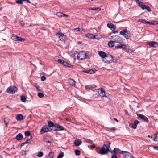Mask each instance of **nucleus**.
I'll return each mask as SVG.
<instances>
[{
  "mask_svg": "<svg viewBox=\"0 0 158 158\" xmlns=\"http://www.w3.org/2000/svg\"><path fill=\"white\" fill-rule=\"evenodd\" d=\"M119 32L120 34L123 35L126 39H128L130 37V32L127 29L120 31Z\"/></svg>",
  "mask_w": 158,
  "mask_h": 158,
  "instance_id": "f257e3e1",
  "label": "nucleus"
},
{
  "mask_svg": "<svg viewBox=\"0 0 158 158\" xmlns=\"http://www.w3.org/2000/svg\"><path fill=\"white\" fill-rule=\"evenodd\" d=\"M113 57L110 54L107 55L103 60H102L104 63L110 64L112 62Z\"/></svg>",
  "mask_w": 158,
  "mask_h": 158,
  "instance_id": "f03ea898",
  "label": "nucleus"
},
{
  "mask_svg": "<svg viewBox=\"0 0 158 158\" xmlns=\"http://www.w3.org/2000/svg\"><path fill=\"white\" fill-rule=\"evenodd\" d=\"M87 55L84 52L80 51L78 54L77 58L79 60H82L86 58Z\"/></svg>",
  "mask_w": 158,
  "mask_h": 158,
  "instance_id": "7ed1b4c3",
  "label": "nucleus"
},
{
  "mask_svg": "<svg viewBox=\"0 0 158 158\" xmlns=\"http://www.w3.org/2000/svg\"><path fill=\"white\" fill-rule=\"evenodd\" d=\"M98 96L101 97H107V94L106 93L105 91L102 88H100L98 89Z\"/></svg>",
  "mask_w": 158,
  "mask_h": 158,
  "instance_id": "20e7f679",
  "label": "nucleus"
},
{
  "mask_svg": "<svg viewBox=\"0 0 158 158\" xmlns=\"http://www.w3.org/2000/svg\"><path fill=\"white\" fill-rule=\"evenodd\" d=\"M6 91L8 93L13 94L17 92V88L15 86H12L8 87Z\"/></svg>",
  "mask_w": 158,
  "mask_h": 158,
  "instance_id": "39448f33",
  "label": "nucleus"
},
{
  "mask_svg": "<svg viewBox=\"0 0 158 158\" xmlns=\"http://www.w3.org/2000/svg\"><path fill=\"white\" fill-rule=\"evenodd\" d=\"M110 39L113 40L114 42L117 43L120 42L122 41V39L118 35L112 36L110 37Z\"/></svg>",
  "mask_w": 158,
  "mask_h": 158,
  "instance_id": "423d86ee",
  "label": "nucleus"
},
{
  "mask_svg": "<svg viewBox=\"0 0 158 158\" xmlns=\"http://www.w3.org/2000/svg\"><path fill=\"white\" fill-rule=\"evenodd\" d=\"M64 129V128L63 126L56 124H55L53 129L54 131H60L63 130Z\"/></svg>",
  "mask_w": 158,
  "mask_h": 158,
  "instance_id": "0eeeda50",
  "label": "nucleus"
},
{
  "mask_svg": "<svg viewBox=\"0 0 158 158\" xmlns=\"http://www.w3.org/2000/svg\"><path fill=\"white\" fill-rule=\"evenodd\" d=\"M56 35L59 36V38L60 40L64 42L66 38V36H65L64 34L60 32H58L56 33Z\"/></svg>",
  "mask_w": 158,
  "mask_h": 158,
  "instance_id": "6e6552de",
  "label": "nucleus"
},
{
  "mask_svg": "<svg viewBox=\"0 0 158 158\" xmlns=\"http://www.w3.org/2000/svg\"><path fill=\"white\" fill-rule=\"evenodd\" d=\"M49 131V130L47 126H44L42 128L40 131V134H42L44 132H46Z\"/></svg>",
  "mask_w": 158,
  "mask_h": 158,
  "instance_id": "1a4fd4ad",
  "label": "nucleus"
},
{
  "mask_svg": "<svg viewBox=\"0 0 158 158\" xmlns=\"http://www.w3.org/2000/svg\"><path fill=\"white\" fill-rule=\"evenodd\" d=\"M108 151L103 147L100 150L98 153L101 155H105L107 154Z\"/></svg>",
  "mask_w": 158,
  "mask_h": 158,
  "instance_id": "9d476101",
  "label": "nucleus"
},
{
  "mask_svg": "<svg viewBox=\"0 0 158 158\" xmlns=\"http://www.w3.org/2000/svg\"><path fill=\"white\" fill-rule=\"evenodd\" d=\"M147 44L152 47H158V44L156 42L154 41L148 43Z\"/></svg>",
  "mask_w": 158,
  "mask_h": 158,
  "instance_id": "9b49d317",
  "label": "nucleus"
},
{
  "mask_svg": "<svg viewBox=\"0 0 158 158\" xmlns=\"http://www.w3.org/2000/svg\"><path fill=\"white\" fill-rule=\"evenodd\" d=\"M124 154L125 158H134L131 153L127 152L125 151Z\"/></svg>",
  "mask_w": 158,
  "mask_h": 158,
  "instance_id": "f8f14e48",
  "label": "nucleus"
},
{
  "mask_svg": "<svg viewBox=\"0 0 158 158\" xmlns=\"http://www.w3.org/2000/svg\"><path fill=\"white\" fill-rule=\"evenodd\" d=\"M98 55L102 57V60L107 55L104 52L102 51H99L98 52Z\"/></svg>",
  "mask_w": 158,
  "mask_h": 158,
  "instance_id": "ddd939ff",
  "label": "nucleus"
},
{
  "mask_svg": "<svg viewBox=\"0 0 158 158\" xmlns=\"http://www.w3.org/2000/svg\"><path fill=\"white\" fill-rule=\"evenodd\" d=\"M125 152V151H121L118 148H115L114 149V153L115 154H117L118 153H120L121 154H124Z\"/></svg>",
  "mask_w": 158,
  "mask_h": 158,
  "instance_id": "4468645a",
  "label": "nucleus"
},
{
  "mask_svg": "<svg viewBox=\"0 0 158 158\" xmlns=\"http://www.w3.org/2000/svg\"><path fill=\"white\" fill-rule=\"evenodd\" d=\"M107 26L108 27L111 28L113 31L116 28L115 26L111 23H108L107 24Z\"/></svg>",
  "mask_w": 158,
  "mask_h": 158,
  "instance_id": "2eb2a0df",
  "label": "nucleus"
},
{
  "mask_svg": "<svg viewBox=\"0 0 158 158\" xmlns=\"http://www.w3.org/2000/svg\"><path fill=\"white\" fill-rule=\"evenodd\" d=\"M140 7L142 9L144 10L146 9L148 12H150L151 11V9L148 6L144 5L143 3Z\"/></svg>",
  "mask_w": 158,
  "mask_h": 158,
  "instance_id": "dca6fc26",
  "label": "nucleus"
},
{
  "mask_svg": "<svg viewBox=\"0 0 158 158\" xmlns=\"http://www.w3.org/2000/svg\"><path fill=\"white\" fill-rule=\"evenodd\" d=\"M138 116L140 118L144 120L146 122H147L148 121V118L143 115L139 114L138 115Z\"/></svg>",
  "mask_w": 158,
  "mask_h": 158,
  "instance_id": "f3484780",
  "label": "nucleus"
},
{
  "mask_svg": "<svg viewBox=\"0 0 158 158\" xmlns=\"http://www.w3.org/2000/svg\"><path fill=\"white\" fill-rule=\"evenodd\" d=\"M96 71V70L95 69H93L87 71L84 70L83 72L91 74L95 73Z\"/></svg>",
  "mask_w": 158,
  "mask_h": 158,
  "instance_id": "a211bd4d",
  "label": "nucleus"
},
{
  "mask_svg": "<svg viewBox=\"0 0 158 158\" xmlns=\"http://www.w3.org/2000/svg\"><path fill=\"white\" fill-rule=\"evenodd\" d=\"M74 143L76 146H78L81 144L82 141L81 139H76L75 140Z\"/></svg>",
  "mask_w": 158,
  "mask_h": 158,
  "instance_id": "6ab92c4d",
  "label": "nucleus"
},
{
  "mask_svg": "<svg viewBox=\"0 0 158 158\" xmlns=\"http://www.w3.org/2000/svg\"><path fill=\"white\" fill-rule=\"evenodd\" d=\"M16 119L18 121H21L23 119V116L21 114H19L17 115Z\"/></svg>",
  "mask_w": 158,
  "mask_h": 158,
  "instance_id": "aec40b11",
  "label": "nucleus"
},
{
  "mask_svg": "<svg viewBox=\"0 0 158 158\" xmlns=\"http://www.w3.org/2000/svg\"><path fill=\"white\" fill-rule=\"evenodd\" d=\"M15 138L18 140H20L23 138V136L22 134L19 133L16 135Z\"/></svg>",
  "mask_w": 158,
  "mask_h": 158,
  "instance_id": "412c9836",
  "label": "nucleus"
},
{
  "mask_svg": "<svg viewBox=\"0 0 158 158\" xmlns=\"http://www.w3.org/2000/svg\"><path fill=\"white\" fill-rule=\"evenodd\" d=\"M116 48H121L126 49L127 46L124 44H120L115 46Z\"/></svg>",
  "mask_w": 158,
  "mask_h": 158,
  "instance_id": "4be33fe9",
  "label": "nucleus"
},
{
  "mask_svg": "<svg viewBox=\"0 0 158 158\" xmlns=\"http://www.w3.org/2000/svg\"><path fill=\"white\" fill-rule=\"evenodd\" d=\"M69 83L72 86H74L75 85V81L73 79H69Z\"/></svg>",
  "mask_w": 158,
  "mask_h": 158,
  "instance_id": "5701e85b",
  "label": "nucleus"
},
{
  "mask_svg": "<svg viewBox=\"0 0 158 158\" xmlns=\"http://www.w3.org/2000/svg\"><path fill=\"white\" fill-rule=\"evenodd\" d=\"M114 42L112 41H110L108 44V46L110 47H113L115 44Z\"/></svg>",
  "mask_w": 158,
  "mask_h": 158,
  "instance_id": "b1692460",
  "label": "nucleus"
},
{
  "mask_svg": "<svg viewBox=\"0 0 158 158\" xmlns=\"http://www.w3.org/2000/svg\"><path fill=\"white\" fill-rule=\"evenodd\" d=\"M48 125L49 127H52L53 129L55 124H54L53 122L50 121L48 122Z\"/></svg>",
  "mask_w": 158,
  "mask_h": 158,
  "instance_id": "393cba45",
  "label": "nucleus"
},
{
  "mask_svg": "<svg viewBox=\"0 0 158 158\" xmlns=\"http://www.w3.org/2000/svg\"><path fill=\"white\" fill-rule=\"evenodd\" d=\"M63 65L64 66H67L69 68H71L72 67V66L70 64L64 61Z\"/></svg>",
  "mask_w": 158,
  "mask_h": 158,
  "instance_id": "a878e982",
  "label": "nucleus"
},
{
  "mask_svg": "<svg viewBox=\"0 0 158 158\" xmlns=\"http://www.w3.org/2000/svg\"><path fill=\"white\" fill-rule=\"evenodd\" d=\"M102 37V36L100 35H94L93 39H98L101 38Z\"/></svg>",
  "mask_w": 158,
  "mask_h": 158,
  "instance_id": "bb28decb",
  "label": "nucleus"
},
{
  "mask_svg": "<svg viewBox=\"0 0 158 158\" xmlns=\"http://www.w3.org/2000/svg\"><path fill=\"white\" fill-rule=\"evenodd\" d=\"M25 40V39L24 38H22L20 37H18L16 41H18L21 42H23Z\"/></svg>",
  "mask_w": 158,
  "mask_h": 158,
  "instance_id": "cd10ccee",
  "label": "nucleus"
},
{
  "mask_svg": "<svg viewBox=\"0 0 158 158\" xmlns=\"http://www.w3.org/2000/svg\"><path fill=\"white\" fill-rule=\"evenodd\" d=\"M18 37V36H17L16 35L14 34H13L12 35V39L13 40L16 41Z\"/></svg>",
  "mask_w": 158,
  "mask_h": 158,
  "instance_id": "c85d7f7f",
  "label": "nucleus"
},
{
  "mask_svg": "<svg viewBox=\"0 0 158 158\" xmlns=\"http://www.w3.org/2000/svg\"><path fill=\"white\" fill-rule=\"evenodd\" d=\"M89 10H97L98 11H100L101 10V8H99V7H97V8H89Z\"/></svg>",
  "mask_w": 158,
  "mask_h": 158,
  "instance_id": "c756f323",
  "label": "nucleus"
},
{
  "mask_svg": "<svg viewBox=\"0 0 158 158\" xmlns=\"http://www.w3.org/2000/svg\"><path fill=\"white\" fill-rule=\"evenodd\" d=\"M21 100L22 102H25L26 101V98L25 96L22 95L21 97Z\"/></svg>",
  "mask_w": 158,
  "mask_h": 158,
  "instance_id": "7c9ffc66",
  "label": "nucleus"
},
{
  "mask_svg": "<svg viewBox=\"0 0 158 158\" xmlns=\"http://www.w3.org/2000/svg\"><path fill=\"white\" fill-rule=\"evenodd\" d=\"M85 35L89 38L93 39L94 35L91 34H88Z\"/></svg>",
  "mask_w": 158,
  "mask_h": 158,
  "instance_id": "2f4dec72",
  "label": "nucleus"
},
{
  "mask_svg": "<svg viewBox=\"0 0 158 158\" xmlns=\"http://www.w3.org/2000/svg\"><path fill=\"white\" fill-rule=\"evenodd\" d=\"M74 30H76L77 31H84V29L82 28H74Z\"/></svg>",
  "mask_w": 158,
  "mask_h": 158,
  "instance_id": "473e14b6",
  "label": "nucleus"
},
{
  "mask_svg": "<svg viewBox=\"0 0 158 158\" xmlns=\"http://www.w3.org/2000/svg\"><path fill=\"white\" fill-rule=\"evenodd\" d=\"M136 3L140 6L143 4V3L139 0H135Z\"/></svg>",
  "mask_w": 158,
  "mask_h": 158,
  "instance_id": "72a5a7b5",
  "label": "nucleus"
},
{
  "mask_svg": "<svg viewBox=\"0 0 158 158\" xmlns=\"http://www.w3.org/2000/svg\"><path fill=\"white\" fill-rule=\"evenodd\" d=\"M103 147L105 148H106V149L108 151H109V148H110V145H109L106 144H104L103 145Z\"/></svg>",
  "mask_w": 158,
  "mask_h": 158,
  "instance_id": "f704fd0d",
  "label": "nucleus"
},
{
  "mask_svg": "<svg viewBox=\"0 0 158 158\" xmlns=\"http://www.w3.org/2000/svg\"><path fill=\"white\" fill-rule=\"evenodd\" d=\"M75 153L76 155L79 156L80 154V151L78 150H76L75 151Z\"/></svg>",
  "mask_w": 158,
  "mask_h": 158,
  "instance_id": "c9c22d12",
  "label": "nucleus"
},
{
  "mask_svg": "<svg viewBox=\"0 0 158 158\" xmlns=\"http://www.w3.org/2000/svg\"><path fill=\"white\" fill-rule=\"evenodd\" d=\"M43 155V153L42 152H39L37 155V156L40 157H42Z\"/></svg>",
  "mask_w": 158,
  "mask_h": 158,
  "instance_id": "e433bc0d",
  "label": "nucleus"
},
{
  "mask_svg": "<svg viewBox=\"0 0 158 158\" xmlns=\"http://www.w3.org/2000/svg\"><path fill=\"white\" fill-rule=\"evenodd\" d=\"M64 156V153L62 152L58 156L57 158H62Z\"/></svg>",
  "mask_w": 158,
  "mask_h": 158,
  "instance_id": "4c0bfd02",
  "label": "nucleus"
},
{
  "mask_svg": "<svg viewBox=\"0 0 158 158\" xmlns=\"http://www.w3.org/2000/svg\"><path fill=\"white\" fill-rule=\"evenodd\" d=\"M56 15L58 17H63V13L61 12H58L56 13Z\"/></svg>",
  "mask_w": 158,
  "mask_h": 158,
  "instance_id": "58836bf2",
  "label": "nucleus"
},
{
  "mask_svg": "<svg viewBox=\"0 0 158 158\" xmlns=\"http://www.w3.org/2000/svg\"><path fill=\"white\" fill-rule=\"evenodd\" d=\"M154 137L153 140L154 141H158V137L155 134L154 135Z\"/></svg>",
  "mask_w": 158,
  "mask_h": 158,
  "instance_id": "ea45409f",
  "label": "nucleus"
},
{
  "mask_svg": "<svg viewBox=\"0 0 158 158\" xmlns=\"http://www.w3.org/2000/svg\"><path fill=\"white\" fill-rule=\"evenodd\" d=\"M38 96L40 98H42L44 97V94L41 93H38L37 94Z\"/></svg>",
  "mask_w": 158,
  "mask_h": 158,
  "instance_id": "a19ab883",
  "label": "nucleus"
},
{
  "mask_svg": "<svg viewBox=\"0 0 158 158\" xmlns=\"http://www.w3.org/2000/svg\"><path fill=\"white\" fill-rule=\"evenodd\" d=\"M48 156H49V158H53L54 156V153L52 152H50L48 154Z\"/></svg>",
  "mask_w": 158,
  "mask_h": 158,
  "instance_id": "79ce46f5",
  "label": "nucleus"
},
{
  "mask_svg": "<svg viewBox=\"0 0 158 158\" xmlns=\"http://www.w3.org/2000/svg\"><path fill=\"white\" fill-rule=\"evenodd\" d=\"M35 87L38 90L41 91L42 89V88L38 85H35Z\"/></svg>",
  "mask_w": 158,
  "mask_h": 158,
  "instance_id": "37998d69",
  "label": "nucleus"
},
{
  "mask_svg": "<svg viewBox=\"0 0 158 158\" xmlns=\"http://www.w3.org/2000/svg\"><path fill=\"white\" fill-rule=\"evenodd\" d=\"M10 121V119L6 117L4 118V122L8 123Z\"/></svg>",
  "mask_w": 158,
  "mask_h": 158,
  "instance_id": "c03bdc74",
  "label": "nucleus"
},
{
  "mask_svg": "<svg viewBox=\"0 0 158 158\" xmlns=\"http://www.w3.org/2000/svg\"><path fill=\"white\" fill-rule=\"evenodd\" d=\"M95 85H89V86H86L85 87H86V89L88 88L89 89H90L91 88H94L95 87Z\"/></svg>",
  "mask_w": 158,
  "mask_h": 158,
  "instance_id": "a18cd8bd",
  "label": "nucleus"
},
{
  "mask_svg": "<svg viewBox=\"0 0 158 158\" xmlns=\"http://www.w3.org/2000/svg\"><path fill=\"white\" fill-rule=\"evenodd\" d=\"M57 61L60 63L63 64L64 61L60 59H58L57 60Z\"/></svg>",
  "mask_w": 158,
  "mask_h": 158,
  "instance_id": "49530a36",
  "label": "nucleus"
},
{
  "mask_svg": "<svg viewBox=\"0 0 158 158\" xmlns=\"http://www.w3.org/2000/svg\"><path fill=\"white\" fill-rule=\"evenodd\" d=\"M31 133L28 131H26L25 132V135L26 136H28L30 135Z\"/></svg>",
  "mask_w": 158,
  "mask_h": 158,
  "instance_id": "de8ad7c7",
  "label": "nucleus"
},
{
  "mask_svg": "<svg viewBox=\"0 0 158 158\" xmlns=\"http://www.w3.org/2000/svg\"><path fill=\"white\" fill-rule=\"evenodd\" d=\"M25 0H18L16 1V2L18 4H22L23 3V1Z\"/></svg>",
  "mask_w": 158,
  "mask_h": 158,
  "instance_id": "09e8293b",
  "label": "nucleus"
},
{
  "mask_svg": "<svg viewBox=\"0 0 158 158\" xmlns=\"http://www.w3.org/2000/svg\"><path fill=\"white\" fill-rule=\"evenodd\" d=\"M126 51L127 52L130 53H132L133 52V51L132 50H131V49H127V48H126Z\"/></svg>",
  "mask_w": 158,
  "mask_h": 158,
  "instance_id": "8fccbe9b",
  "label": "nucleus"
},
{
  "mask_svg": "<svg viewBox=\"0 0 158 158\" xmlns=\"http://www.w3.org/2000/svg\"><path fill=\"white\" fill-rule=\"evenodd\" d=\"M46 79V77L44 76H42L41 77V80L42 81H44Z\"/></svg>",
  "mask_w": 158,
  "mask_h": 158,
  "instance_id": "3c124183",
  "label": "nucleus"
},
{
  "mask_svg": "<svg viewBox=\"0 0 158 158\" xmlns=\"http://www.w3.org/2000/svg\"><path fill=\"white\" fill-rule=\"evenodd\" d=\"M139 22H141L143 23H146L147 21H145V20H142V19H139L138 21Z\"/></svg>",
  "mask_w": 158,
  "mask_h": 158,
  "instance_id": "603ef678",
  "label": "nucleus"
},
{
  "mask_svg": "<svg viewBox=\"0 0 158 158\" xmlns=\"http://www.w3.org/2000/svg\"><path fill=\"white\" fill-rule=\"evenodd\" d=\"M132 127L134 129H135L137 127V125L134 123L132 125Z\"/></svg>",
  "mask_w": 158,
  "mask_h": 158,
  "instance_id": "864d4df0",
  "label": "nucleus"
},
{
  "mask_svg": "<svg viewBox=\"0 0 158 158\" xmlns=\"http://www.w3.org/2000/svg\"><path fill=\"white\" fill-rule=\"evenodd\" d=\"M158 23V22L157 21H153L152 22V25H156Z\"/></svg>",
  "mask_w": 158,
  "mask_h": 158,
  "instance_id": "5fc2aeb1",
  "label": "nucleus"
},
{
  "mask_svg": "<svg viewBox=\"0 0 158 158\" xmlns=\"http://www.w3.org/2000/svg\"><path fill=\"white\" fill-rule=\"evenodd\" d=\"M116 154L114 153V155L112 156L111 158H117V156L116 155Z\"/></svg>",
  "mask_w": 158,
  "mask_h": 158,
  "instance_id": "6e6d98bb",
  "label": "nucleus"
},
{
  "mask_svg": "<svg viewBox=\"0 0 158 158\" xmlns=\"http://www.w3.org/2000/svg\"><path fill=\"white\" fill-rule=\"evenodd\" d=\"M139 123V121L137 120H135V121L134 123L137 125Z\"/></svg>",
  "mask_w": 158,
  "mask_h": 158,
  "instance_id": "4d7b16f0",
  "label": "nucleus"
},
{
  "mask_svg": "<svg viewBox=\"0 0 158 158\" xmlns=\"http://www.w3.org/2000/svg\"><path fill=\"white\" fill-rule=\"evenodd\" d=\"M153 148L155 150H158V146H154Z\"/></svg>",
  "mask_w": 158,
  "mask_h": 158,
  "instance_id": "13d9d810",
  "label": "nucleus"
},
{
  "mask_svg": "<svg viewBox=\"0 0 158 158\" xmlns=\"http://www.w3.org/2000/svg\"><path fill=\"white\" fill-rule=\"evenodd\" d=\"M20 24L22 25V26H23L24 25V22L22 21H20Z\"/></svg>",
  "mask_w": 158,
  "mask_h": 158,
  "instance_id": "bf43d9fd",
  "label": "nucleus"
},
{
  "mask_svg": "<svg viewBox=\"0 0 158 158\" xmlns=\"http://www.w3.org/2000/svg\"><path fill=\"white\" fill-rule=\"evenodd\" d=\"M31 142V141H30V140L29 139H28V140H27L26 142H25V143H26H26H30Z\"/></svg>",
  "mask_w": 158,
  "mask_h": 158,
  "instance_id": "052dcab7",
  "label": "nucleus"
},
{
  "mask_svg": "<svg viewBox=\"0 0 158 158\" xmlns=\"http://www.w3.org/2000/svg\"><path fill=\"white\" fill-rule=\"evenodd\" d=\"M146 23H148L149 24H152V22H151V21L147 22Z\"/></svg>",
  "mask_w": 158,
  "mask_h": 158,
  "instance_id": "680f3d73",
  "label": "nucleus"
},
{
  "mask_svg": "<svg viewBox=\"0 0 158 158\" xmlns=\"http://www.w3.org/2000/svg\"><path fill=\"white\" fill-rule=\"evenodd\" d=\"M26 144V143H25V142H24V143H22L21 144V146H23L25 144Z\"/></svg>",
  "mask_w": 158,
  "mask_h": 158,
  "instance_id": "e2e57ef3",
  "label": "nucleus"
},
{
  "mask_svg": "<svg viewBox=\"0 0 158 158\" xmlns=\"http://www.w3.org/2000/svg\"><path fill=\"white\" fill-rule=\"evenodd\" d=\"M63 16L68 17V15H67L66 14H63Z\"/></svg>",
  "mask_w": 158,
  "mask_h": 158,
  "instance_id": "0e129e2a",
  "label": "nucleus"
},
{
  "mask_svg": "<svg viewBox=\"0 0 158 158\" xmlns=\"http://www.w3.org/2000/svg\"><path fill=\"white\" fill-rule=\"evenodd\" d=\"M109 151H110V152L112 154H113L114 155V151H110V150H109Z\"/></svg>",
  "mask_w": 158,
  "mask_h": 158,
  "instance_id": "69168bd1",
  "label": "nucleus"
},
{
  "mask_svg": "<svg viewBox=\"0 0 158 158\" xmlns=\"http://www.w3.org/2000/svg\"><path fill=\"white\" fill-rule=\"evenodd\" d=\"M113 33H116L118 32V31H113Z\"/></svg>",
  "mask_w": 158,
  "mask_h": 158,
  "instance_id": "338daca9",
  "label": "nucleus"
},
{
  "mask_svg": "<svg viewBox=\"0 0 158 158\" xmlns=\"http://www.w3.org/2000/svg\"><path fill=\"white\" fill-rule=\"evenodd\" d=\"M148 137H149V138H152V137H153V136H150V135H148Z\"/></svg>",
  "mask_w": 158,
  "mask_h": 158,
  "instance_id": "774afa93",
  "label": "nucleus"
}]
</instances>
